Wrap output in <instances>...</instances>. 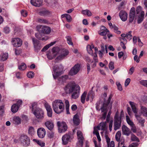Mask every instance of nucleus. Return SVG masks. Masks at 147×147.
Wrapping results in <instances>:
<instances>
[{
  "mask_svg": "<svg viewBox=\"0 0 147 147\" xmlns=\"http://www.w3.org/2000/svg\"><path fill=\"white\" fill-rule=\"evenodd\" d=\"M80 87L74 82H71L68 84L64 88L65 92L69 94L71 93V98L72 99L78 98L80 95Z\"/></svg>",
  "mask_w": 147,
  "mask_h": 147,
  "instance_id": "f257e3e1",
  "label": "nucleus"
},
{
  "mask_svg": "<svg viewBox=\"0 0 147 147\" xmlns=\"http://www.w3.org/2000/svg\"><path fill=\"white\" fill-rule=\"evenodd\" d=\"M111 95H110L107 101L105 100L102 105L101 106L100 109L101 112L103 113L102 114V118L105 119L106 117L107 114L108 110V112L107 117V121H108L109 119L110 115L111 113V110L112 108V103L111 102V98L112 97Z\"/></svg>",
  "mask_w": 147,
  "mask_h": 147,
  "instance_id": "f03ea898",
  "label": "nucleus"
},
{
  "mask_svg": "<svg viewBox=\"0 0 147 147\" xmlns=\"http://www.w3.org/2000/svg\"><path fill=\"white\" fill-rule=\"evenodd\" d=\"M31 106L32 111L36 118L38 119H43L44 118V113L42 109L37 107L36 102L32 103Z\"/></svg>",
  "mask_w": 147,
  "mask_h": 147,
  "instance_id": "7ed1b4c3",
  "label": "nucleus"
},
{
  "mask_svg": "<svg viewBox=\"0 0 147 147\" xmlns=\"http://www.w3.org/2000/svg\"><path fill=\"white\" fill-rule=\"evenodd\" d=\"M52 105L54 111L57 114L61 113L64 110V104L62 101L60 100H55L52 102Z\"/></svg>",
  "mask_w": 147,
  "mask_h": 147,
  "instance_id": "20e7f679",
  "label": "nucleus"
},
{
  "mask_svg": "<svg viewBox=\"0 0 147 147\" xmlns=\"http://www.w3.org/2000/svg\"><path fill=\"white\" fill-rule=\"evenodd\" d=\"M129 104L131 107L132 110L135 114V116L138 121V122L142 126H144V124L145 122L144 119L140 117L141 115H139L138 113V105L134 102L130 101Z\"/></svg>",
  "mask_w": 147,
  "mask_h": 147,
  "instance_id": "39448f33",
  "label": "nucleus"
},
{
  "mask_svg": "<svg viewBox=\"0 0 147 147\" xmlns=\"http://www.w3.org/2000/svg\"><path fill=\"white\" fill-rule=\"evenodd\" d=\"M136 12L138 15V23H140L143 20L144 16V12L142 10V8L140 6H138L136 9Z\"/></svg>",
  "mask_w": 147,
  "mask_h": 147,
  "instance_id": "423d86ee",
  "label": "nucleus"
},
{
  "mask_svg": "<svg viewBox=\"0 0 147 147\" xmlns=\"http://www.w3.org/2000/svg\"><path fill=\"white\" fill-rule=\"evenodd\" d=\"M36 28L37 30L41 32L47 34H49L51 31L50 28L47 26L38 25L36 26Z\"/></svg>",
  "mask_w": 147,
  "mask_h": 147,
  "instance_id": "0eeeda50",
  "label": "nucleus"
},
{
  "mask_svg": "<svg viewBox=\"0 0 147 147\" xmlns=\"http://www.w3.org/2000/svg\"><path fill=\"white\" fill-rule=\"evenodd\" d=\"M80 65L77 63L72 67L69 72L68 74L70 76H74L76 75L80 71Z\"/></svg>",
  "mask_w": 147,
  "mask_h": 147,
  "instance_id": "6e6552de",
  "label": "nucleus"
},
{
  "mask_svg": "<svg viewBox=\"0 0 147 147\" xmlns=\"http://www.w3.org/2000/svg\"><path fill=\"white\" fill-rule=\"evenodd\" d=\"M60 54L55 59L56 62L61 60L65 58L69 54V52L67 50H63L61 51L60 50L59 54Z\"/></svg>",
  "mask_w": 147,
  "mask_h": 147,
  "instance_id": "1a4fd4ad",
  "label": "nucleus"
},
{
  "mask_svg": "<svg viewBox=\"0 0 147 147\" xmlns=\"http://www.w3.org/2000/svg\"><path fill=\"white\" fill-rule=\"evenodd\" d=\"M20 141L21 144L24 146L27 147L30 144V140L26 135H22L20 138Z\"/></svg>",
  "mask_w": 147,
  "mask_h": 147,
  "instance_id": "9d476101",
  "label": "nucleus"
},
{
  "mask_svg": "<svg viewBox=\"0 0 147 147\" xmlns=\"http://www.w3.org/2000/svg\"><path fill=\"white\" fill-rule=\"evenodd\" d=\"M60 49L57 47H55L53 48L52 49V54L47 55L48 58L50 60L53 59L56 55L59 54V52Z\"/></svg>",
  "mask_w": 147,
  "mask_h": 147,
  "instance_id": "9b49d317",
  "label": "nucleus"
},
{
  "mask_svg": "<svg viewBox=\"0 0 147 147\" xmlns=\"http://www.w3.org/2000/svg\"><path fill=\"white\" fill-rule=\"evenodd\" d=\"M77 135L78 141L77 143V147H82L83 140L84 139L83 134L81 131L78 130L77 132Z\"/></svg>",
  "mask_w": 147,
  "mask_h": 147,
  "instance_id": "f8f14e48",
  "label": "nucleus"
},
{
  "mask_svg": "<svg viewBox=\"0 0 147 147\" xmlns=\"http://www.w3.org/2000/svg\"><path fill=\"white\" fill-rule=\"evenodd\" d=\"M57 123L59 131L60 133L63 132L67 130V127L65 122L58 121Z\"/></svg>",
  "mask_w": 147,
  "mask_h": 147,
  "instance_id": "ddd939ff",
  "label": "nucleus"
},
{
  "mask_svg": "<svg viewBox=\"0 0 147 147\" xmlns=\"http://www.w3.org/2000/svg\"><path fill=\"white\" fill-rule=\"evenodd\" d=\"M12 45L14 47H20L22 44V40L18 38H12L11 40Z\"/></svg>",
  "mask_w": 147,
  "mask_h": 147,
  "instance_id": "4468645a",
  "label": "nucleus"
},
{
  "mask_svg": "<svg viewBox=\"0 0 147 147\" xmlns=\"http://www.w3.org/2000/svg\"><path fill=\"white\" fill-rule=\"evenodd\" d=\"M62 69H59L57 66H55L53 68V78L56 79L61 73Z\"/></svg>",
  "mask_w": 147,
  "mask_h": 147,
  "instance_id": "2eb2a0df",
  "label": "nucleus"
},
{
  "mask_svg": "<svg viewBox=\"0 0 147 147\" xmlns=\"http://www.w3.org/2000/svg\"><path fill=\"white\" fill-rule=\"evenodd\" d=\"M37 133L38 137L40 138H43L46 133L45 130L42 127L39 128L37 130Z\"/></svg>",
  "mask_w": 147,
  "mask_h": 147,
  "instance_id": "dca6fc26",
  "label": "nucleus"
},
{
  "mask_svg": "<svg viewBox=\"0 0 147 147\" xmlns=\"http://www.w3.org/2000/svg\"><path fill=\"white\" fill-rule=\"evenodd\" d=\"M32 40L34 45L35 51L38 52L41 48L40 45L39 43V41L34 38H32Z\"/></svg>",
  "mask_w": 147,
  "mask_h": 147,
  "instance_id": "f3484780",
  "label": "nucleus"
},
{
  "mask_svg": "<svg viewBox=\"0 0 147 147\" xmlns=\"http://www.w3.org/2000/svg\"><path fill=\"white\" fill-rule=\"evenodd\" d=\"M45 106L47 111L48 116L49 117H52L53 111L51 106L48 103H45Z\"/></svg>",
  "mask_w": 147,
  "mask_h": 147,
  "instance_id": "a211bd4d",
  "label": "nucleus"
},
{
  "mask_svg": "<svg viewBox=\"0 0 147 147\" xmlns=\"http://www.w3.org/2000/svg\"><path fill=\"white\" fill-rule=\"evenodd\" d=\"M139 115H142L143 117H147V108L143 106H140Z\"/></svg>",
  "mask_w": 147,
  "mask_h": 147,
  "instance_id": "6ab92c4d",
  "label": "nucleus"
},
{
  "mask_svg": "<svg viewBox=\"0 0 147 147\" xmlns=\"http://www.w3.org/2000/svg\"><path fill=\"white\" fill-rule=\"evenodd\" d=\"M119 16L122 21L125 22L127 20V14L125 11H121L119 13Z\"/></svg>",
  "mask_w": 147,
  "mask_h": 147,
  "instance_id": "aec40b11",
  "label": "nucleus"
},
{
  "mask_svg": "<svg viewBox=\"0 0 147 147\" xmlns=\"http://www.w3.org/2000/svg\"><path fill=\"white\" fill-rule=\"evenodd\" d=\"M121 118H119L117 120H115L114 122V129L116 130L119 129L121 127Z\"/></svg>",
  "mask_w": 147,
  "mask_h": 147,
  "instance_id": "412c9836",
  "label": "nucleus"
},
{
  "mask_svg": "<svg viewBox=\"0 0 147 147\" xmlns=\"http://www.w3.org/2000/svg\"><path fill=\"white\" fill-rule=\"evenodd\" d=\"M122 131L123 134L125 135L128 136L131 133L129 129L126 126L123 125L122 126Z\"/></svg>",
  "mask_w": 147,
  "mask_h": 147,
  "instance_id": "4be33fe9",
  "label": "nucleus"
},
{
  "mask_svg": "<svg viewBox=\"0 0 147 147\" xmlns=\"http://www.w3.org/2000/svg\"><path fill=\"white\" fill-rule=\"evenodd\" d=\"M42 0H31L30 2L32 5L35 6L39 7L42 4Z\"/></svg>",
  "mask_w": 147,
  "mask_h": 147,
  "instance_id": "5701e85b",
  "label": "nucleus"
},
{
  "mask_svg": "<svg viewBox=\"0 0 147 147\" xmlns=\"http://www.w3.org/2000/svg\"><path fill=\"white\" fill-rule=\"evenodd\" d=\"M135 8L134 7H132L130 10L129 13V21L131 22L133 21L135 14Z\"/></svg>",
  "mask_w": 147,
  "mask_h": 147,
  "instance_id": "b1692460",
  "label": "nucleus"
},
{
  "mask_svg": "<svg viewBox=\"0 0 147 147\" xmlns=\"http://www.w3.org/2000/svg\"><path fill=\"white\" fill-rule=\"evenodd\" d=\"M70 138V136L68 134H65L63 136L62 138V144L64 145L67 144Z\"/></svg>",
  "mask_w": 147,
  "mask_h": 147,
  "instance_id": "393cba45",
  "label": "nucleus"
},
{
  "mask_svg": "<svg viewBox=\"0 0 147 147\" xmlns=\"http://www.w3.org/2000/svg\"><path fill=\"white\" fill-rule=\"evenodd\" d=\"M105 138L107 143L108 147H115V144L113 141H112L111 142L110 139L107 135L105 136Z\"/></svg>",
  "mask_w": 147,
  "mask_h": 147,
  "instance_id": "a878e982",
  "label": "nucleus"
},
{
  "mask_svg": "<svg viewBox=\"0 0 147 147\" xmlns=\"http://www.w3.org/2000/svg\"><path fill=\"white\" fill-rule=\"evenodd\" d=\"M44 124L47 128L50 130H52L54 128V124L51 121H47L44 123Z\"/></svg>",
  "mask_w": 147,
  "mask_h": 147,
  "instance_id": "bb28decb",
  "label": "nucleus"
},
{
  "mask_svg": "<svg viewBox=\"0 0 147 147\" xmlns=\"http://www.w3.org/2000/svg\"><path fill=\"white\" fill-rule=\"evenodd\" d=\"M21 118L17 116H14L12 118V122L14 124L18 125H19L21 123Z\"/></svg>",
  "mask_w": 147,
  "mask_h": 147,
  "instance_id": "cd10ccee",
  "label": "nucleus"
},
{
  "mask_svg": "<svg viewBox=\"0 0 147 147\" xmlns=\"http://www.w3.org/2000/svg\"><path fill=\"white\" fill-rule=\"evenodd\" d=\"M107 124L106 122H102L99 125L97 126L98 130H102L105 131L107 129Z\"/></svg>",
  "mask_w": 147,
  "mask_h": 147,
  "instance_id": "c85d7f7f",
  "label": "nucleus"
},
{
  "mask_svg": "<svg viewBox=\"0 0 147 147\" xmlns=\"http://www.w3.org/2000/svg\"><path fill=\"white\" fill-rule=\"evenodd\" d=\"M35 36L38 39L42 40H46L48 38V37L47 36H45L44 37H43L42 35L39 33H35Z\"/></svg>",
  "mask_w": 147,
  "mask_h": 147,
  "instance_id": "c756f323",
  "label": "nucleus"
},
{
  "mask_svg": "<svg viewBox=\"0 0 147 147\" xmlns=\"http://www.w3.org/2000/svg\"><path fill=\"white\" fill-rule=\"evenodd\" d=\"M94 96V93H93L92 91H91L90 92H89L88 93L86 99V101H88L89 100L90 98V100L92 101L93 100Z\"/></svg>",
  "mask_w": 147,
  "mask_h": 147,
  "instance_id": "7c9ffc66",
  "label": "nucleus"
},
{
  "mask_svg": "<svg viewBox=\"0 0 147 147\" xmlns=\"http://www.w3.org/2000/svg\"><path fill=\"white\" fill-rule=\"evenodd\" d=\"M94 48V46L93 44L91 45H88L86 47V49L88 53L90 55H92L93 54V51L92 49Z\"/></svg>",
  "mask_w": 147,
  "mask_h": 147,
  "instance_id": "2f4dec72",
  "label": "nucleus"
},
{
  "mask_svg": "<svg viewBox=\"0 0 147 147\" xmlns=\"http://www.w3.org/2000/svg\"><path fill=\"white\" fill-rule=\"evenodd\" d=\"M19 108L16 105V104H15L12 105L11 110L12 113H15L18 111Z\"/></svg>",
  "mask_w": 147,
  "mask_h": 147,
  "instance_id": "473e14b6",
  "label": "nucleus"
},
{
  "mask_svg": "<svg viewBox=\"0 0 147 147\" xmlns=\"http://www.w3.org/2000/svg\"><path fill=\"white\" fill-rule=\"evenodd\" d=\"M73 121L74 124L78 125L79 124L80 119L78 118V115L76 114L73 117Z\"/></svg>",
  "mask_w": 147,
  "mask_h": 147,
  "instance_id": "72a5a7b5",
  "label": "nucleus"
},
{
  "mask_svg": "<svg viewBox=\"0 0 147 147\" xmlns=\"http://www.w3.org/2000/svg\"><path fill=\"white\" fill-rule=\"evenodd\" d=\"M33 141L41 147H44L45 146V143L41 141L38 140L36 139H34Z\"/></svg>",
  "mask_w": 147,
  "mask_h": 147,
  "instance_id": "f704fd0d",
  "label": "nucleus"
},
{
  "mask_svg": "<svg viewBox=\"0 0 147 147\" xmlns=\"http://www.w3.org/2000/svg\"><path fill=\"white\" fill-rule=\"evenodd\" d=\"M82 13L84 15H86L88 16H91L92 14L91 12L88 9L82 10Z\"/></svg>",
  "mask_w": 147,
  "mask_h": 147,
  "instance_id": "c9c22d12",
  "label": "nucleus"
},
{
  "mask_svg": "<svg viewBox=\"0 0 147 147\" xmlns=\"http://www.w3.org/2000/svg\"><path fill=\"white\" fill-rule=\"evenodd\" d=\"M55 43V42H51L50 44L47 45L44 47L42 49L41 51L43 52L46 51L50 47L53 45Z\"/></svg>",
  "mask_w": 147,
  "mask_h": 147,
  "instance_id": "e433bc0d",
  "label": "nucleus"
},
{
  "mask_svg": "<svg viewBox=\"0 0 147 147\" xmlns=\"http://www.w3.org/2000/svg\"><path fill=\"white\" fill-rule=\"evenodd\" d=\"M87 94V92L86 91H84L81 95V101L82 103L83 104L85 102Z\"/></svg>",
  "mask_w": 147,
  "mask_h": 147,
  "instance_id": "4c0bfd02",
  "label": "nucleus"
},
{
  "mask_svg": "<svg viewBox=\"0 0 147 147\" xmlns=\"http://www.w3.org/2000/svg\"><path fill=\"white\" fill-rule=\"evenodd\" d=\"M121 136V131H118L116 133L115 136L116 140L117 141L120 142V139Z\"/></svg>",
  "mask_w": 147,
  "mask_h": 147,
  "instance_id": "58836bf2",
  "label": "nucleus"
},
{
  "mask_svg": "<svg viewBox=\"0 0 147 147\" xmlns=\"http://www.w3.org/2000/svg\"><path fill=\"white\" fill-rule=\"evenodd\" d=\"M40 13L41 16H48L50 15V13L48 11L44 10L40 11Z\"/></svg>",
  "mask_w": 147,
  "mask_h": 147,
  "instance_id": "ea45409f",
  "label": "nucleus"
},
{
  "mask_svg": "<svg viewBox=\"0 0 147 147\" xmlns=\"http://www.w3.org/2000/svg\"><path fill=\"white\" fill-rule=\"evenodd\" d=\"M109 31L107 29H106V30H102L98 32V34L100 35L105 36L106 35L107 33H109Z\"/></svg>",
  "mask_w": 147,
  "mask_h": 147,
  "instance_id": "a19ab883",
  "label": "nucleus"
},
{
  "mask_svg": "<svg viewBox=\"0 0 147 147\" xmlns=\"http://www.w3.org/2000/svg\"><path fill=\"white\" fill-rule=\"evenodd\" d=\"M68 44L70 45L73 46V44L71 38L70 36H67L66 37Z\"/></svg>",
  "mask_w": 147,
  "mask_h": 147,
  "instance_id": "79ce46f5",
  "label": "nucleus"
},
{
  "mask_svg": "<svg viewBox=\"0 0 147 147\" xmlns=\"http://www.w3.org/2000/svg\"><path fill=\"white\" fill-rule=\"evenodd\" d=\"M126 117L127 123L131 127L134 125V123L130 119L128 115H126Z\"/></svg>",
  "mask_w": 147,
  "mask_h": 147,
  "instance_id": "37998d69",
  "label": "nucleus"
},
{
  "mask_svg": "<svg viewBox=\"0 0 147 147\" xmlns=\"http://www.w3.org/2000/svg\"><path fill=\"white\" fill-rule=\"evenodd\" d=\"M8 54L7 53H3L1 55V60L4 61L6 60L8 57Z\"/></svg>",
  "mask_w": 147,
  "mask_h": 147,
  "instance_id": "c03bdc74",
  "label": "nucleus"
},
{
  "mask_svg": "<svg viewBox=\"0 0 147 147\" xmlns=\"http://www.w3.org/2000/svg\"><path fill=\"white\" fill-rule=\"evenodd\" d=\"M26 65L24 63H22L18 66L19 69L21 70H24L26 69Z\"/></svg>",
  "mask_w": 147,
  "mask_h": 147,
  "instance_id": "a18cd8bd",
  "label": "nucleus"
},
{
  "mask_svg": "<svg viewBox=\"0 0 147 147\" xmlns=\"http://www.w3.org/2000/svg\"><path fill=\"white\" fill-rule=\"evenodd\" d=\"M35 131L34 128L32 127H30L28 129V133L31 136L34 135V134Z\"/></svg>",
  "mask_w": 147,
  "mask_h": 147,
  "instance_id": "49530a36",
  "label": "nucleus"
},
{
  "mask_svg": "<svg viewBox=\"0 0 147 147\" xmlns=\"http://www.w3.org/2000/svg\"><path fill=\"white\" fill-rule=\"evenodd\" d=\"M114 32L117 34H120L121 33L120 31L118 30V27L115 26V25H113V28Z\"/></svg>",
  "mask_w": 147,
  "mask_h": 147,
  "instance_id": "de8ad7c7",
  "label": "nucleus"
},
{
  "mask_svg": "<svg viewBox=\"0 0 147 147\" xmlns=\"http://www.w3.org/2000/svg\"><path fill=\"white\" fill-rule=\"evenodd\" d=\"M109 69L111 70H113L114 68V63L113 62L111 61L109 64Z\"/></svg>",
  "mask_w": 147,
  "mask_h": 147,
  "instance_id": "09e8293b",
  "label": "nucleus"
},
{
  "mask_svg": "<svg viewBox=\"0 0 147 147\" xmlns=\"http://www.w3.org/2000/svg\"><path fill=\"white\" fill-rule=\"evenodd\" d=\"M118 147H125L124 146V140H123L121 139L120 142H119Z\"/></svg>",
  "mask_w": 147,
  "mask_h": 147,
  "instance_id": "8fccbe9b",
  "label": "nucleus"
},
{
  "mask_svg": "<svg viewBox=\"0 0 147 147\" xmlns=\"http://www.w3.org/2000/svg\"><path fill=\"white\" fill-rule=\"evenodd\" d=\"M38 21L41 23L47 24L48 23L47 20L44 19H38Z\"/></svg>",
  "mask_w": 147,
  "mask_h": 147,
  "instance_id": "3c124183",
  "label": "nucleus"
},
{
  "mask_svg": "<svg viewBox=\"0 0 147 147\" xmlns=\"http://www.w3.org/2000/svg\"><path fill=\"white\" fill-rule=\"evenodd\" d=\"M27 75L28 78H32L34 77V74L32 71H30L27 73Z\"/></svg>",
  "mask_w": 147,
  "mask_h": 147,
  "instance_id": "603ef678",
  "label": "nucleus"
},
{
  "mask_svg": "<svg viewBox=\"0 0 147 147\" xmlns=\"http://www.w3.org/2000/svg\"><path fill=\"white\" fill-rule=\"evenodd\" d=\"M131 129L133 133H135L137 132V128L135 125L131 127Z\"/></svg>",
  "mask_w": 147,
  "mask_h": 147,
  "instance_id": "864d4df0",
  "label": "nucleus"
},
{
  "mask_svg": "<svg viewBox=\"0 0 147 147\" xmlns=\"http://www.w3.org/2000/svg\"><path fill=\"white\" fill-rule=\"evenodd\" d=\"M131 140L133 141H136L139 142V139L135 135H132L131 137Z\"/></svg>",
  "mask_w": 147,
  "mask_h": 147,
  "instance_id": "5fc2aeb1",
  "label": "nucleus"
},
{
  "mask_svg": "<svg viewBox=\"0 0 147 147\" xmlns=\"http://www.w3.org/2000/svg\"><path fill=\"white\" fill-rule=\"evenodd\" d=\"M140 83L142 85L147 87V80H142L140 81Z\"/></svg>",
  "mask_w": 147,
  "mask_h": 147,
  "instance_id": "6e6d98bb",
  "label": "nucleus"
},
{
  "mask_svg": "<svg viewBox=\"0 0 147 147\" xmlns=\"http://www.w3.org/2000/svg\"><path fill=\"white\" fill-rule=\"evenodd\" d=\"M15 54L16 55H19L22 52L21 50L19 49H14Z\"/></svg>",
  "mask_w": 147,
  "mask_h": 147,
  "instance_id": "4d7b16f0",
  "label": "nucleus"
},
{
  "mask_svg": "<svg viewBox=\"0 0 147 147\" xmlns=\"http://www.w3.org/2000/svg\"><path fill=\"white\" fill-rule=\"evenodd\" d=\"M116 84L118 89L120 91H122V86L120 83L119 82H117Z\"/></svg>",
  "mask_w": 147,
  "mask_h": 147,
  "instance_id": "13d9d810",
  "label": "nucleus"
},
{
  "mask_svg": "<svg viewBox=\"0 0 147 147\" xmlns=\"http://www.w3.org/2000/svg\"><path fill=\"white\" fill-rule=\"evenodd\" d=\"M65 18L68 22H70L72 20L71 17L69 15L67 14Z\"/></svg>",
  "mask_w": 147,
  "mask_h": 147,
  "instance_id": "bf43d9fd",
  "label": "nucleus"
},
{
  "mask_svg": "<svg viewBox=\"0 0 147 147\" xmlns=\"http://www.w3.org/2000/svg\"><path fill=\"white\" fill-rule=\"evenodd\" d=\"M3 31L5 33L7 34L9 32L10 30L9 27L6 26L4 28Z\"/></svg>",
  "mask_w": 147,
  "mask_h": 147,
  "instance_id": "052dcab7",
  "label": "nucleus"
},
{
  "mask_svg": "<svg viewBox=\"0 0 147 147\" xmlns=\"http://www.w3.org/2000/svg\"><path fill=\"white\" fill-rule=\"evenodd\" d=\"M131 32L129 31L127 34H126V37L129 40L131 39L132 38V36L131 34Z\"/></svg>",
  "mask_w": 147,
  "mask_h": 147,
  "instance_id": "680f3d73",
  "label": "nucleus"
},
{
  "mask_svg": "<svg viewBox=\"0 0 147 147\" xmlns=\"http://www.w3.org/2000/svg\"><path fill=\"white\" fill-rule=\"evenodd\" d=\"M4 107L3 106H0V115H2L4 112Z\"/></svg>",
  "mask_w": 147,
  "mask_h": 147,
  "instance_id": "e2e57ef3",
  "label": "nucleus"
},
{
  "mask_svg": "<svg viewBox=\"0 0 147 147\" xmlns=\"http://www.w3.org/2000/svg\"><path fill=\"white\" fill-rule=\"evenodd\" d=\"M130 82V79L129 78H127L126 80L125 83V86H127L129 84Z\"/></svg>",
  "mask_w": 147,
  "mask_h": 147,
  "instance_id": "0e129e2a",
  "label": "nucleus"
},
{
  "mask_svg": "<svg viewBox=\"0 0 147 147\" xmlns=\"http://www.w3.org/2000/svg\"><path fill=\"white\" fill-rule=\"evenodd\" d=\"M16 76L18 79H21L22 77V74L18 72L16 73Z\"/></svg>",
  "mask_w": 147,
  "mask_h": 147,
  "instance_id": "69168bd1",
  "label": "nucleus"
},
{
  "mask_svg": "<svg viewBox=\"0 0 147 147\" xmlns=\"http://www.w3.org/2000/svg\"><path fill=\"white\" fill-rule=\"evenodd\" d=\"M22 101L21 100H19L17 101L16 103L15 104H16V105L19 108L20 107V106L22 104Z\"/></svg>",
  "mask_w": 147,
  "mask_h": 147,
  "instance_id": "338daca9",
  "label": "nucleus"
},
{
  "mask_svg": "<svg viewBox=\"0 0 147 147\" xmlns=\"http://www.w3.org/2000/svg\"><path fill=\"white\" fill-rule=\"evenodd\" d=\"M21 14L22 16L24 17H26L27 15V13L26 11L22 10L21 11Z\"/></svg>",
  "mask_w": 147,
  "mask_h": 147,
  "instance_id": "774afa93",
  "label": "nucleus"
}]
</instances>
